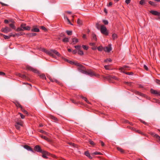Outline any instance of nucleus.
Listing matches in <instances>:
<instances>
[{"label": "nucleus", "mask_w": 160, "mask_h": 160, "mask_svg": "<svg viewBox=\"0 0 160 160\" xmlns=\"http://www.w3.org/2000/svg\"><path fill=\"white\" fill-rule=\"evenodd\" d=\"M43 51L47 54L54 58H56L55 54L58 56L59 57L60 56V53L52 49L48 51L44 49Z\"/></svg>", "instance_id": "obj_1"}, {"label": "nucleus", "mask_w": 160, "mask_h": 160, "mask_svg": "<svg viewBox=\"0 0 160 160\" xmlns=\"http://www.w3.org/2000/svg\"><path fill=\"white\" fill-rule=\"evenodd\" d=\"M75 63V65L78 67V68L79 71L82 73L84 74L86 71L85 68L78 62H77Z\"/></svg>", "instance_id": "obj_2"}, {"label": "nucleus", "mask_w": 160, "mask_h": 160, "mask_svg": "<svg viewBox=\"0 0 160 160\" xmlns=\"http://www.w3.org/2000/svg\"><path fill=\"white\" fill-rule=\"evenodd\" d=\"M102 33L106 35L108 34L107 32V29L106 27L104 25H102L101 26V28L100 29Z\"/></svg>", "instance_id": "obj_3"}, {"label": "nucleus", "mask_w": 160, "mask_h": 160, "mask_svg": "<svg viewBox=\"0 0 160 160\" xmlns=\"http://www.w3.org/2000/svg\"><path fill=\"white\" fill-rule=\"evenodd\" d=\"M84 74L91 77L94 76H97L96 74L94 72L91 70H88V71H86Z\"/></svg>", "instance_id": "obj_4"}, {"label": "nucleus", "mask_w": 160, "mask_h": 160, "mask_svg": "<svg viewBox=\"0 0 160 160\" xmlns=\"http://www.w3.org/2000/svg\"><path fill=\"white\" fill-rule=\"evenodd\" d=\"M21 27L23 29V31L24 30H29L31 29L29 26H27L26 24L25 23H22L21 25Z\"/></svg>", "instance_id": "obj_5"}, {"label": "nucleus", "mask_w": 160, "mask_h": 160, "mask_svg": "<svg viewBox=\"0 0 160 160\" xmlns=\"http://www.w3.org/2000/svg\"><path fill=\"white\" fill-rule=\"evenodd\" d=\"M130 68V67L128 66H124L123 67H121L119 69V70H121V72L123 73H125L124 71V70H128Z\"/></svg>", "instance_id": "obj_6"}, {"label": "nucleus", "mask_w": 160, "mask_h": 160, "mask_svg": "<svg viewBox=\"0 0 160 160\" xmlns=\"http://www.w3.org/2000/svg\"><path fill=\"white\" fill-rule=\"evenodd\" d=\"M42 153V157L45 158H48L47 156H48L49 155V153L45 151H43L41 152Z\"/></svg>", "instance_id": "obj_7"}, {"label": "nucleus", "mask_w": 160, "mask_h": 160, "mask_svg": "<svg viewBox=\"0 0 160 160\" xmlns=\"http://www.w3.org/2000/svg\"><path fill=\"white\" fill-rule=\"evenodd\" d=\"M150 134L152 136L158 140L160 142V137L159 136L153 132H150Z\"/></svg>", "instance_id": "obj_8"}, {"label": "nucleus", "mask_w": 160, "mask_h": 160, "mask_svg": "<svg viewBox=\"0 0 160 160\" xmlns=\"http://www.w3.org/2000/svg\"><path fill=\"white\" fill-rule=\"evenodd\" d=\"M111 46L110 45H109L108 46L104 47L103 48V50L105 52H109L112 50V48Z\"/></svg>", "instance_id": "obj_9"}, {"label": "nucleus", "mask_w": 160, "mask_h": 160, "mask_svg": "<svg viewBox=\"0 0 160 160\" xmlns=\"http://www.w3.org/2000/svg\"><path fill=\"white\" fill-rule=\"evenodd\" d=\"M2 31L5 32L7 33L11 31V29L8 27H6L2 29Z\"/></svg>", "instance_id": "obj_10"}, {"label": "nucleus", "mask_w": 160, "mask_h": 160, "mask_svg": "<svg viewBox=\"0 0 160 160\" xmlns=\"http://www.w3.org/2000/svg\"><path fill=\"white\" fill-rule=\"evenodd\" d=\"M27 69L28 70L32 71L36 73H38V71L36 69L30 66H27Z\"/></svg>", "instance_id": "obj_11"}, {"label": "nucleus", "mask_w": 160, "mask_h": 160, "mask_svg": "<svg viewBox=\"0 0 160 160\" xmlns=\"http://www.w3.org/2000/svg\"><path fill=\"white\" fill-rule=\"evenodd\" d=\"M151 92L153 94L160 96V92L159 91L154 90L153 89H151Z\"/></svg>", "instance_id": "obj_12"}, {"label": "nucleus", "mask_w": 160, "mask_h": 160, "mask_svg": "<svg viewBox=\"0 0 160 160\" xmlns=\"http://www.w3.org/2000/svg\"><path fill=\"white\" fill-rule=\"evenodd\" d=\"M35 150L38 152H42L43 151H42L39 145H36L35 146L34 148Z\"/></svg>", "instance_id": "obj_13"}, {"label": "nucleus", "mask_w": 160, "mask_h": 160, "mask_svg": "<svg viewBox=\"0 0 160 160\" xmlns=\"http://www.w3.org/2000/svg\"><path fill=\"white\" fill-rule=\"evenodd\" d=\"M32 32H38L39 31V29L37 28L36 26H33L32 27V28L31 30Z\"/></svg>", "instance_id": "obj_14"}, {"label": "nucleus", "mask_w": 160, "mask_h": 160, "mask_svg": "<svg viewBox=\"0 0 160 160\" xmlns=\"http://www.w3.org/2000/svg\"><path fill=\"white\" fill-rule=\"evenodd\" d=\"M20 125L22 126V124L21 122H18L16 123L15 126L17 129H19L20 128Z\"/></svg>", "instance_id": "obj_15"}, {"label": "nucleus", "mask_w": 160, "mask_h": 160, "mask_svg": "<svg viewBox=\"0 0 160 160\" xmlns=\"http://www.w3.org/2000/svg\"><path fill=\"white\" fill-rule=\"evenodd\" d=\"M150 12L154 15L159 16L160 15V13L156 11L151 10L150 11Z\"/></svg>", "instance_id": "obj_16"}, {"label": "nucleus", "mask_w": 160, "mask_h": 160, "mask_svg": "<svg viewBox=\"0 0 160 160\" xmlns=\"http://www.w3.org/2000/svg\"><path fill=\"white\" fill-rule=\"evenodd\" d=\"M24 148L28 151H30L32 152H33V151L32 149L28 145H25L24 146Z\"/></svg>", "instance_id": "obj_17"}, {"label": "nucleus", "mask_w": 160, "mask_h": 160, "mask_svg": "<svg viewBox=\"0 0 160 160\" xmlns=\"http://www.w3.org/2000/svg\"><path fill=\"white\" fill-rule=\"evenodd\" d=\"M106 78L107 79H108V80H109V79H110L111 78H113V79H117V78L114 76H108Z\"/></svg>", "instance_id": "obj_18"}, {"label": "nucleus", "mask_w": 160, "mask_h": 160, "mask_svg": "<svg viewBox=\"0 0 160 160\" xmlns=\"http://www.w3.org/2000/svg\"><path fill=\"white\" fill-rule=\"evenodd\" d=\"M78 40L76 38H74L72 39V42L73 44H75L76 43L78 42Z\"/></svg>", "instance_id": "obj_19"}, {"label": "nucleus", "mask_w": 160, "mask_h": 160, "mask_svg": "<svg viewBox=\"0 0 160 160\" xmlns=\"http://www.w3.org/2000/svg\"><path fill=\"white\" fill-rule=\"evenodd\" d=\"M41 137L42 138L46 140H47L48 142H50L51 141V140L50 139H49V138H48L47 137H46L45 136H42V135H41Z\"/></svg>", "instance_id": "obj_20"}, {"label": "nucleus", "mask_w": 160, "mask_h": 160, "mask_svg": "<svg viewBox=\"0 0 160 160\" xmlns=\"http://www.w3.org/2000/svg\"><path fill=\"white\" fill-rule=\"evenodd\" d=\"M50 81H51L52 82H56L57 83H58L59 84V82L57 80H56L55 79H52L50 78H49Z\"/></svg>", "instance_id": "obj_21"}, {"label": "nucleus", "mask_w": 160, "mask_h": 160, "mask_svg": "<svg viewBox=\"0 0 160 160\" xmlns=\"http://www.w3.org/2000/svg\"><path fill=\"white\" fill-rule=\"evenodd\" d=\"M135 93L136 94L138 95L142 96V97H144V94H143L141 93V92H140L138 91H135Z\"/></svg>", "instance_id": "obj_22"}, {"label": "nucleus", "mask_w": 160, "mask_h": 160, "mask_svg": "<svg viewBox=\"0 0 160 160\" xmlns=\"http://www.w3.org/2000/svg\"><path fill=\"white\" fill-rule=\"evenodd\" d=\"M49 117L52 120H54L55 121H56L57 120V119L55 117H54V116L50 115L49 116Z\"/></svg>", "instance_id": "obj_23"}, {"label": "nucleus", "mask_w": 160, "mask_h": 160, "mask_svg": "<svg viewBox=\"0 0 160 160\" xmlns=\"http://www.w3.org/2000/svg\"><path fill=\"white\" fill-rule=\"evenodd\" d=\"M92 39L93 40H95V41H97V39L96 36V35L94 34L93 33L92 34Z\"/></svg>", "instance_id": "obj_24"}, {"label": "nucleus", "mask_w": 160, "mask_h": 160, "mask_svg": "<svg viewBox=\"0 0 160 160\" xmlns=\"http://www.w3.org/2000/svg\"><path fill=\"white\" fill-rule=\"evenodd\" d=\"M117 149L120 152L122 153H124V151L122 148H121L120 147H117Z\"/></svg>", "instance_id": "obj_25"}, {"label": "nucleus", "mask_w": 160, "mask_h": 160, "mask_svg": "<svg viewBox=\"0 0 160 160\" xmlns=\"http://www.w3.org/2000/svg\"><path fill=\"white\" fill-rule=\"evenodd\" d=\"M77 23L79 25H81L82 24V21L79 19H78L77 22Z\"/></svg>", "instance_id": "obj_26"}, {"label": "nucleus", "mask_w": 160, "mask_h": 160, "mask_svg": "<svg viewBox=\"0 0 160 160\" xmlns=\"http://www.w3.org/2000/svg\"><path fill=\"white\" fill-rule=\"evenodd\" d=\"M12 36V35H9V36H7L5 35H3L4 38L6 39H8Z\"/></svg>", "instance_id": "obj_27"}, {"label": "nucleus", "mask_w": 160, "mask_h": 160, "mask_svg": "<svg viewBox=\"0 0 160 160\" xmlns=\"http://www.w3.org/2000/svg\"><path fill=\"white\" fill-rule=\"evenodd\" d=\"M74 47L78 50L81 49V46L79 45L75 46H74Z\"/></svg>", "instance_id": "obj_28"}, {"label": "nucleus", "mask_w": 160, "mask_h": 160, "mask_svg": "<svg viewBox=\"0 0 160 160\" xmlns=\"http://www.w3.org/2000/svg\"><path fill=\"white\" fill-rule=\"evenodd\" d=\"M96 27L98 29H100L101 28V26L98 23H97L96 24Z\"/></svg>", "instance_id": "obj_29"}, {"label": "nucleus", "mask_w": 160, "mask_h": 160, "mask_svg": "<svg viewBox=\"0 0 160 160\" xmlns=\"http://www.w3.org/2000/svg\"><path fill=\"white\" fill-rule=\"evenodd\" d=\"M40 77L43 79H46L45 75L44 74H42L40 75Z\"/></svg>", "instance_id": "obj_30"}, {"label": "nucleus", "mask_w": 160, "mask_h": 160, "mask_svg": "<svg viewBox=\"0 0 160 160\" xmlns=\"http://www.w3.org/2000/svg\"><path fill=\"white\" fill-rule=\"evenodd\" d=\"M112 61V60L110 58H107L106 59L104 60V62H111Z\"/></svg>", "instance_id": "obj_31"}, {"label": "nucleus", "mask_w": 160, "mask_h": 160, "mask_svg": "<svg viewBox=\"0 0 160 160\" xmlns=\"http://www.w3.org/2000/svg\"><path fill=\"white\" fill-rule=\"evenodd\" d=\"M66 61L67 62H69L71 64H74L75 65V63H76L77 62H72L71 61H69L68 60H67Z\"/></svg>", "instance_id": "obj_32"}, {"label": "nucleus", "mask_w": 160, "mask_h": 160, "mask_svg": "<svg viewBox=\"0 0 160 160\" xmlns=\"http://www.w3.org/2000/svg\"><path fill=\"white\" fill-rule=\"evenodd\" d=\"M78 54L81 55H83V52H82V51L81 50V49H80L79 50H78Z\"/></svg>", "instance_id": "obj_33"}, {"label": "nucleus", "mask_w": 160, "mask_h": 160, "mask_svg": "<svg viewBox=\"0 0 160 160\" xmlns=\"http://www.w3.org/2000/svg\"><path fill=\"white\" fill-rule=\"evenodd\" d=\"M18 75L19 76V77H21V78H26V76L24 75H22L19 73Z\"/></svg>", "instance_id": "obj_34"}, {"label": "nucleus", "mask_w": 160, "mask_h": 160, "mask_svg": "<svg viewBox=\"0 0 160 160\" xmlns=\"http://www.w3.org/2000/svg\"><path fill=\"white\" fill-rule=\"evenodd\" d=\"M63 42H68L69 41V39L67 38H64L63 40Z\"/></svg>", "instance_id": "obj_35"}, {"label": "nucleus", "mask_w": 160, "mask_h": 160, "mask_svg": "<svg viewBox=\"0 0 160 160\" xmlns=\"http://www.w3.org/2000/svg\"><path fill=\"white\" fill-rule=\"evenodd\" d=\"M145 3V0H141L139 2L140 4L142 5L143 4Z\"/></svg>", "instance_id": "obj_36"}, {"label": "nucleus", "mask_w": 160, "mask_h": 160, "mask_svg": "<svg viewBox=\"0 0 160 160\" xmlns=\"http://www.w3.org/2000/svg\"><path fill=\"white\" fill-rule=\"evenodd\" d=\"M82 47L85 50H87L88 49V47L86 45H82Z\"/></svg>", "instance_id": "obj_37"}, {"label": "nucleus", "mask_w": 160, "mask_h": 160, "mask_svg": "<svg viewBox=\"0 0 160 160\" xmlns=\"http://www.w3.org/2000/svg\"><path fill=\"white\" fill-rule=\"evenodd\" d=\"M149 3L151 4V5H152V6H155L156 5V4H155V3L153 2H152L151 1H150L149 2Z\"/></svg>", "instance_id": "obj_38"}, {"label": "nucleus", "mask_w": 160, "mask_h": 160, "mask_svg": "<svg viewBox=\"0 0 160 160\" xmlns=\"http://www.w3.org/2000/svg\"><path fill=\"white\" fill-rule=\"evenodd\" d=\"M101 154L100 152H96L92 153V155H101Z\"/></svg>", "instance_id": "obj_39"}, {"label": "nucleus", "mask_w": 160, "mask_h": 160, "mask_svg": "<svg viewBox=\"0 0 160 160\" xmlns=\"http://www.w3.org/2000/svg\"><path fill=\"white\" fill-rule=\"evenodd\" d=\"M66 32L68 35H71L72 34V31H67Z\"/></svg>", "instance_id": "obj_40"}, {"label": "nucleus", "mask_w": 160, "mask_h": 160, "mask_svg": "<svg viewBox=\"0 0 160 160\" xmlns=\"http://www.w3.org/2000/svg\"><path fill=\"white\" fill-rule=\"evenodd\" d=\"M15 104L16 106L17 107L20 108H22L21 105L18 103L17 102L15 103Z\"/></svg>", "instance_id": "obj_41"}, {"label": "nucleus", "mask_w": 160, "mask_h": 160, "mask_svg": "<svg viewBox=\"0 0 160 160\" xmlns=\"http://www.w3.org/2000/svg\"><path fill=\"white\" fill-rule=\"evenodd\" d=\"M103 48L102 46H99L98 48V51H101L103 49Z\"/></svg>", "instance_id": "obj_42"}, {"label": "nucleus", "mask_w": 160, "mask_h": 160, "mask_svg": "<svg viewBox=\"0 0 160 160\" xmlns=\"http://www.w3.org/2000/svg\"><path fill=\"white\" fill-rule=\"evenodd\" d=\"M117 37V35L115 34H113L112 35V38L113 39H115Z\"/></svg>", "instance_id": "obj_43"}, {"label": "nucleus", "mask_w": 160, "mask_h": 160, "mask_svg": "<svg viewBox=\"0 0 160 160\" xmlns=\"http://www.w3.org/2000/svg\"><path fill=\"white\" fill-rule=\"evenodd\" d=\"M22 28L21 27H20L18 28L16 30L17 31H22Z\"/></svg>", "instance_id": "obj_44"}, {"label": "nucleus", "mask_w": 160, "mask_h": 160, "mask_svg": "<svg viewBox=\"0 0 160 160\" xmlns=\"http://www.w3.org/2000/svg\"><path fill=\"white\" fill-rule=\"evenodd\" d=\"M102 22L105 25H107L108 24V22L107 20H103Z\"/></svg>", "instance_id": "obj_45"}, {"label": "nucleus", "mask_w": 160, "mask_h": 160, "mask_svg": "<svg viewBox=\"0 0 160 160\" xmlns=\"http://www.w3.org/2000/svg\"><path fill=\"white\" fill-rule=\"evenodd\" d=\"M85 154L87 157L90 156V154L88 151H86L85 152Z\"/></svg>", "instance_id": "obj_46"}, {"label": "nucleus", "mask_w": 160, "mask_h": 160, "mask_svg": "<svg viewBox=\"0 0 160 160\" xmlns=\"http://www.w3.org/2000/svg\"><path fill=\"white\" fill-rule=\"evenodd\" d=\"M125 73L126 74L128 75H132L133 74V73L132 72H125V73Z\"/></svg>", "instance_id": "obj_47"}, {"label": "nucleus", "mask_w": 160, "mask_h": 160, "mask_svg": "<svg viewBox=\"0 0 160 160\" xmlns=\"http://www.w3.org/2000/svg\"><path fill=\"white\" fill-rule=\"evenodd\" d=\"M40 132H42V133H44V134H45V135H48V133L42 130H40Z\"/></svg>", "instance_id": "obj_48"}, {"label": "nucleus", "mask_w": 160, "mask_h": 160, "mask_svg": "<svg viewBox=\"0 0 160 160\" xmlns=\"http://www.w3.org/2000/svg\"><path fill=\"white\" fill-rule=\"evenodd\" d=\"M9 26L12 28H13V29H15V27L14 25L13 24H9Z\"/></svg>", "instance_id": "obj_49"}, {"label": "nucleus", "mask_w": 160, "mask_h": 160, "mask_svg": "<svg viewBox=\"0 0 160 160\" xmlns=\"http://www.w3.org/2000/svg\"><path fill=\"white\" fill-rule=\"evenodd\" d=\"M21 110L24 113H25L26 114H28V112H27L25 110H24V109H23L22 108H21Z\"/></svg>", "instance_id": "obj_50"}, {"label": "nucleus", "mask_w": 160, "mask_h": 160, "mask_svg": "<svg viewBox=\"0 0 160 160\" xmlns=\"http://www.w3.org/2000/svg\"><path fill=\"white\" fill-rule=\"evenodd\" d=\"M104 67L105 69L107 70L109 69L110 66L109 65H105Z\"/></svg>", "instance_id": "obj_51"}, {"label": "nucleus", "mask_w": 160, "mask_h": 160, "mask_svg": "<svg viewBox=\"0 0 160 160\" xmlns=\"http://www.w3.org/2000/svg\"><path fill=\"white\" fill-rule=\"evenodd\" d=\"M89 142L90 143V144H91V145H95L94 142L90 140L89 141Z\"/></svg>", "instance_id": "obj_52"}, {"label": "nucleus", "mask_w": 160, "mask_h": 160, "mask_svg": "<svg viewBox=\"0 0 160 160\" xmlns=\"http://www.w3.org/2000/svg\"><path fill=\"white\" fill-rule=\"evenodd\" d=\"M19 113V114H20V116H21V118H22V119H23V118H24V117H25V116H24V115H22V114H21V113H20V112H19V113Z\"/></svg>", "instance_id": "obj_53"}, {"label": "nucleus", "mask_w": 160, "mask_h": 160, "mask_svg": "<svg viewBox=\"0 0 160 160\" xmlns=\"http://www.w3.org/2000/svg\"><path fill=\"white\" fill-rule=\"evenodd\" d=\"M36 35V33H32L30 34V36H35Z\"/></svg>", "instance_id": "obj_54"}, {"label": "nucleus", "mask_w": 160, "mask_h": 160, "mask_svg": "<svg viewBox=\"0 0 160 160\" xmlns=\"http://www.w3.org/2000/svg\"><path fill=\"white\" fill-rule=\"evenodd\" d=\"M41 28L43 30H44V31H46V28L44 26H41Z\"/></svg>", "instance_id": "obj_55"}, {"label": "nucleus", "mask_w": 160, "mask_h": 160, "mask_svg": "<svg viewBox=\"0 0 160 160\" xmlns=\"http://www.w3.org/2000/svg\"><path fill=\"white\" fill-rule=\"evenodd\" d=\"M143 67H144V68L145 69H146V70H148V67L146 65H144Z\"/></svg>", "instance_id": "obj_56"}, {"label": "nucleus", "mask_w": 160, "mask_h": 160, "mask_svg": "<svg viewBox=\"0 0 160 160\" xmlns=\"http://www.w3.org/2000/svg\"><path fill=\"white\" fill-rule=\"evenodd\" d=\"M112 5V2H110L107 5V6L108 7H111Z\"/></svg>", "instance_id": "obj_57"}, {"label": "nucleus", "mask_w": 160, "mask_h": 160, "mask_svg": "<svg viewBox=\"0 0 160 160\" xmlns=\"http://www.w3.org/2000/svg\"><path fill=\"white\" fill-rule=\"evenodd\" d=\"M81 98H82V99H83L84 100L86 101L87 99L86 98L82 96H81Z\"/></svg>", "instance_id": "obj_58"}, {"label": "nucleus", "mask_w": 160, "mask_h": 160, "mask_svg": "<svg viewBox=\"0 0 160 160\" xmlns=\"http://www.w3.org/2000/svg\"><path fill=\"white\" fill-rule=\"evenodd\" d=\"M156 82L158 84H159L160 85V80L158 79H156Z\"/></svg>", "instance_id": "obj_59"}, {"label": "nucleus", "mask_w": 160, "mask_h": 160, "mask_svg": "<svg viewBox=\"0 0 160 160\" xmlns=\"http://www.w3.org/2000/svg\"><path fill=\"white\" fill-rule=\"evenodd\" d=\"M130 0H126L125 2L126 3L128 4L130 2Z\"/></svg>", "instance_id": "obj_60"}, {"label": "nucleus", "mask_w": 160, "mask_h": 160, "mask_svg": "<svg viewBox=\"0 0 160 160\" xmlns=\"http://www.w3.org/2000/svg\"><path fill=\"white\" fill-rule=\"evenodd\" d=\"M100 142H101V145L102 146H104V143H103V142L102 141H100Z\"/></svg>", "instance_id": "obj_61"}, {"label": "nucleus", "mask_w": 160, "mask_h": 160, "mask_svg": "<svg viewBox=\"0 0 160 160\" xmlns=\"http://www.w3.org/2000/svg\"><path fill=\"white\" fill-rule=\"evenodd\" d=\"M5 75V73L2 72H0V75Z\"/></svg>", "instance_id": "obj_62"}, {"label": "nucleus", "mask_w": 160, "mask_h": 160, "mask_svg": "<svg viewBox=\"0 0 160 160\" xmlns=\"http://www.w3.org/2000/svg\"><path fill=\"white\" fill-rule=\"evenodd\" d=\"M77 52V51L76 50H74L73 51H72V53H73L74 54H75Z\"/></svg>", "instance_id": "obj_63"}, {"label": "nucleus", "mask_w": 160, "mask_h": 160, "mask_svg": "<svg viewBox=\"0 0 160 160\" xmlns=\"http://www.w3.org/2000/svg\"><path fill=\"white\" fill-rule=\"evenodd\" d=\"M90 45L92 46H94L95 43H91L90 44Z\"/></svg>", "instance_id": "obj_64"}]
</instances>
